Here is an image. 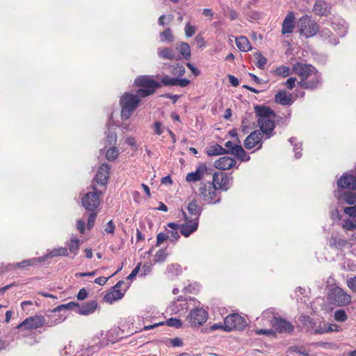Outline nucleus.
<instances>
[{"label": "nucleus", "instance_id": "obj_1", "mask_svg": "<svg viewBox=\"0 0 356 356\" xmlns=\"http://www.w3.org/2000/svg\"><path fill=\"white\" fill-rule=\"evenodd\" d=\"M254 111L257 118L258 125L266 139L275 135V122L280 126H286L288 119L286 117L277 116L275 113L265 105H255Z\"/></svg>", "mask_w": 356, "mask_h": 356}, {"label": "nucleus", "instance_id": "obj_2", "mask_svg": "<svg viewBox=\"0 0 356 356\" xmlns=\"http://www.w3.org/2000/svg\"><path fill=\"white\" fill-rule=\"evenodd\" d=\"M293 71L300 77L298 85L301 88L313 90L321 86V73L312 65L297 62L293 65Z\"/></svg>", "mask_w": 356, "mask_h": 356}, {"label": "nucleus", "instance_id": "obj_3", "mask_svg": "<svg viewBox=\"0 0 356 356\" xmlns=\"http://www.w3.org/2000/svg\"><path fill=\"white\" fill-rule=\"evenodd\" d=\"M65 318L59 315L58 308L56 307L51 312L49 315V320L41 315H35L26 318L24 321L17 325L16 328L19 330L24 328L26 330L37 329L43 326L52 327L62 323Z\"/></svg>", "mask_w": 356, "mask_h": 356}, {"label": "nucleus", "instance_id": "obj_4", "mask_svg": "<svg viewBox=\"0 0 356 356\" xmlns=\"http://www.w3.org/2000/svg\"><path fill=\"white\" fill-rule=\"evenodd\" d=\"M140 102L138 97L134 94L125 92L120 98L121 118L123 120L130 118Z\"/></svg>", "mask_w": 356, "mask_h": 356}, {"label": "nucleus", "instance_id": "obj_5", "mask_svg": "<svg viewBox=\"0 0 356 356\" xmlns=\"http://www.w3.org/2000/svg\"><path fill=\"white\" fill-rule=\"evenodd\" d=\"M90 188L92 191L86 193L81 198L82 206L88 211H97L100 204V195L103 194L94 182L91 183Z\"/></svg>", "mask_w": 356, "mask_h": 356}, {"label": "nucleus", "instance_id": "obj_6", "mask_svg": "<svg viewBox=\"0 0 356 356\" xmlns=\"http://www.w3.org/2000/svg\"><path fill=\"white\" fill-rule=\"evenodd\" d=\"M199 195L203 201L209 204L220 202V193L218 191L217 186L213 182H201L199 188Z\"/></svg>", "mask_w": 356, "mask_h": 356}, {"label": "nucleus", "instance_id": "obj_7", "mask_svg": "<svg viewBox=\"0 0 356 356\" xmlns=\"http://www.w3.org/2000/svg\"><path fill=\"white\" fill-rule=\"evenodd\" d=\"M297 27L300 34L307 38L314 37L319 31L317 22L307 15H303L298 19Z\"/></svg>", "mask_w": 356, "mask_h": 356}, {"label": "nucleus", "instance_id": "obj_8", "mask_svg": "<svg viewBox=\"0 0 356 356\" xmlns=\"http://www.w3.org/2000/svg\"><path fill=\"white\" fill-rule=\"evenodd\" d=\"M97 307V302L96 300H90L81 305L74 302H70L66 305L57 307L58 313L63 309H68L81 315H88L92 314Z\"/></svg>", "mask_w": 356, "mask_h": 356}, {"label": "nucleus", "instance_id": "obj_9", "mask_svg": "<svg viewBox=\"0 0 356 356\" xmlns=\"http://www.w3.org/2000/svg\"><path fill=\"white\" fill-rule=\"evenodd\" d=\"M247 325L243 317L237 314H231L224 320V330L230 332L233 330H243Z\"/></svg>", "mask_w": 356, "mask_h": 356}, {"label": "nucleus", "instance_id": "obj_10", "mask_svg": "<svg viewBox=\"0 0 356 356\" xmlns=\"http://www.w3.org/2000/svg\"><path fill=\"white\" fill-rule=\"evenodd\" d=\"M329 300L331 303L342 307L350 302L351 296L340 287H334L329 293Z\"/></svg>", "mask_w": 356, "mask_h": 356}, {"label": "nucleus", "instance_id": "obj_11", "mask_svg": "<svg viewBox=\"0 0 356 356\" xmlns=\"http://www.w3.org/2000/svg\"><path fill=\"white\" fill-rule=\"evenodd\" d=\"M208 312L202 308H195L191 310L187 316V321L191 326L199 327L202 325L208 319Z\"/></svg>", "mask_w": 356, "mask_h": 356}, {"label": "nucleus", "instance_id": "obj_12", "mask_svg": "<svg viewBox=\"0 0 356 356\" xmlns=\"http://www.w3.org/2000/svg\"><path fill=\"white\" fill-rule=\"evenodd\" d=\"M353 171L354 172V174L348 172H345L337 180V184L338 190L342 191V189H356V166Z\"/></svg>", "mask_w": 356, "mask_h": 356}, {"label": "nucleus", "instance_id": "obj_13", "mask_svg": "<svg viewBox=\"0 0 356 356\" xmlns=\"http://www.w3.org/2000/svg\"><path fill=\"white\" fill-rule=\"evenodd\" d=\"M213 184L217 189L227 191L232 184V177L222 172H216L213 176Z\"/></svg>", "mask_w": 356, "mask_h": 356}, {"label": "nucleus", "instance_id": "obj_14", "mask_svg": "<svg viewBox=\"0 0 356 356\" xmlns=\"http://www.w3.org/2000/svg\"><path fill=\"white\" fill-rule=\"evenodd\" d=\"M181 212L184 216L185 223L181 225L180 232L185 237H188L197 229L199 222H197V219L190 220L189 217L183 210H181Z\"/></svg>", "mask_w": 356, "mask_h": 356}, {"label": "nucleus", "instance_id": "obj_15", "mask_svg": "<svg viewBox=\"0 0 356 356\" xmlns=\"http://www.w3.org/2000/svg\"><path fill=\"white\" fill-rule=\"evenodd\" d=\"M110 169L111 167L108 164L104 163L101 165L92 182H94L96 186L98 184L102 186H105L108 182Z\"/></svg>", "mask_w": 356, "mask_h": 356}, {"label": "nucleus", "instance_id": "obj_16", "mask_svg": "<svg viewBox=\"0 0 356 356\" xmlns=\"http://www.w3.org/2000/svg\"><path fill=\"white\" fill-rule=\"evenodd\" d=\"M271 327L279 333H291L293 331V325L286 319L277 316L273 321Z\"/></svg>", "mask_w": 356, "mask_h": 356}, {"label": "nucleus", "instance_id": "obj_17", "mask_svg": "<svg viewBox=\"0 0 356 356\" xmlns=\"http://www.w3.org/2000/svg\"><path fill=\"white\" fill-rule=\"evenodd\" d=\"M134 84L138 87L155 89L161 86L160 83L155 81L152 76L147 75L138 76L134 81Z\"/></svg>", "mask_w": 356, "mask_h": 356}, {"label": "nucleus", "instance_id": "obj_18", "mask_svg": "<svg viewBox=\"0 0 356 356\" xmlns=\"http://www.w3.org/2000/svg\"><path fill=\"white\" fill-rule=\"evenodd\" d=\"M124 282L123 281H119L113 287V291L107 293L104 296V300L106 302L112 304L114 302L120 300L123 296L124 293L120 291V288L121 285Z\"/></svg>", "mask_w": 356, "mask_h": 356}, {"label": "nucleus", "instance_id": "obj_19", "mask_svg": "<svg viewBox=\"0 0 356 356\" xmlns=\"http://www.w3.org/2000/svg\"><path fill=\"white\" fill-rule=\"evenodd\" d=\"M207 173V167L206 164L201 163L197 166L195 172H191L186 175V181L189 183L200 181Z\"/></svg>", "mask_w": 356, "mask_h": 356}, {"label": "nucleus", "instance_id": "obj_20", "mask_svg": "<svg viewBox=\"0 0 356 356\" xmlns=\"http://www.w3.org/2000/svg\"><path fill=\"white\" fill-rule=\"evenodd\" d=\"M334 197L339 202L343 200L350 205L356 204V193L353 192H343L341 190H337L334 191Z\"/></svg>", "mask_w": 356, "mask_h": 356}, {"label": "nucleus", "instance_id": "obj_21", "mask_svg": "<svg viewBox=\"0 0 356 356\" xmlns=\"http://www.w3.org/2000/svg\"><path fill=\"white\" fill-rule=\"evenodd\" d=\"M261 133L259 131L252 132L245 140L244 145L246 149H250L259 144L258 148L261 147Z\"/></svg>", "mask_w": 356, "mask_h": 356}, {"label": "nucleus", "instance_id": "obj_22", "mask_svg": "<svg viewBox=\"0 0 356 356\" xmlns=\"http://www.w3.org/2000/svg\"><path fill=\"white\" fill-rule=\"evenodd\" d=\"M295 28V15L293 12H289L283 20L282 33H291Z\"/></svg>", "mask_w": 356, "mask_h": 356}, {"label": "nucleus", "instance_id": "obj_23", "mask_svg": "<svg viewBox=\"0 0 356 356\" xmlns=\"http://www.w3.org/2000/svg\"><path fill=\"white\" fill-rule=\"evenodd\" d=\"M235 165L236 160L230 156H222L214 163V167L220 170H229L234 167Z\"/></svg>", "mask_w": 356, "mask_h": 356}, {"label": "nucleus", "instance_id": "obj_24", "mask_svg": "<svg viewBox=\"0 0 356 356\" xmlns=\"http://www.w3.org/2000/svg\"><path fill=\"white\" fill-rule=\"evenodd\" d=\"M187 210L191 215L189 217L190 220H196L199 222V218L202 213V208L198 204L197 201L195 200H192L189 202L187 207Z\"/></svg>", "mask_w": 356, "mask_h": 356}, {"label": "nucleus", "instance_id": "obj_25", "mask_svg": "<svg viewBox=\"0 0 356 356\" xmlns=\"http://www.w3.org/2000/svg\"><path fill=\"white\" fill-rule=\"evenodd\" d=\"M59 256H63L67 257L68 256V250L66 248L60 247L54 248L51 250H49L47 252V253L40 257L42 259V262H44L49 259H51L55 257H59Z\"/></svg>", "mask_w": 356, "mask_h": 356}, {"label": "nucleus", "instance_id": "obj_26", "mask_svg": "<svg viewBox=\"0 0 356 356\" xmlns=\"http://www.w3.org/2000/svg\"><path fill=\"white\" fill-rule=\"evenodd\" d=\"M165 324H166L169 327H176V328H179L182 325L181 320L177 318H170L168 320H167L165 322H160V323H154L151 325L145 326L144 330H149L155 328L156 327H159L160 325H163Z\"/></svg>", "mask_w": 356, "mask_h": 356}, {"label": "nucleus", "instance_id": "obj_27", "mask_svg": "<svg viewBox=\"0 0 356 356\" xmlns=\"http://www.w3.org/2000/svg\"><path fill=\"white\" fill-rule=\"evenodd\" d=\"M319 37L324 41L329 44L337 45L339 43L337 38H335L331 31L327 28L319 29L318 31Z\"/></svg>", "mask_w": 356, "mask_h": 356}, {"label": "nucleus", "instance_id": "obj_28", "mask_svg": "<svg viewBox=\"0 0 356 356\" xmlns=\"http://www.w3.org/2000/svg\"><path fill=\"white\" fill-rule=\"evenodd\" d=\"M275 101L283 106H289L292 104L293 100L291 95L284 90H280L275 96Z\"/></svg>", "mask_w": 356, "mask_h": 356}, {"label": "nucleus", "instance_id": "obj_29", "mask_svg": "<svg viewBox=\"0 0 356 356\" xmlns=\"http://www.w3.org/2000/svg\"><path fill=\"white\" fill-rule=\"evenodd\" d=\"M314 13L319 16H327L330 13L328 4L323 1H317L313 7Z\"/></svg>", "mask_w": 356, "mask_h": 356}, {"label": "nucleus", "instance_id": "obj_30", "mask_svg": "<svg viewBox=\"0 0 356 356\" xmlns=\"http://www.w3.org/2000/svg\"><path fill=\"white\" fill-rule=\"evenodd\" d=\"M158 56L163 59L178 60L179 56L175 54L173 49L170 47H159L157 49Z\"/></svg>", "mask_w": 356, "mask_h": 356}, {"label": "nucleus", "instance_id": "obj_31", "mask_svg": "<svg viewBox=\"0 0 356 356\" xmlns=\"http://www.w3.org/2000/svg\"><path fill=\"white\" fill-rule=\"evenodd\" d=\"M42 263L41 257L32 258L30 259H25L21 262H18L15 264V266H17V269H26L29 267L36 266L39 264Z\"/></svg>", "mask_w": 356, "mask_h": 356}, {"label": "nucleus", "instance_id": "obj_32", "mask_svg": "<svg viewBox=\"0 0 356 356\" xmlns=\"http://www.w3.org/2000/svg\"><path fill=\"white\" fill-rule=\"evenodd\" d=\"M188 308L187 298L180 297L173 302L171 310L174 312H181L188 309Z\"/></svg>", "mask_w": 356, "mask_h": 356}, {"label": "nucleus", "instance_id": "obj_33", "mask_svg": "<svg viewBox=\"0 0 356 356\" xmlns=\"http://www.w3.org/2000/svg\"><path fill=\"white\" fill-rule=\"evenodd\" d=\"M181 273V266L177 264H171L168 265L165 270L166 275L170 279H173L177 276H179Z\"/></svg>", "mask_w": 356, "mask_h": 356}, {"label": "nucleus", "instance_id": "obj_34", "mask_svg": "<svg viewBox=\"0 0 356 356\" xmlns=\"http://www.w3.org/2000/svg\"><path fill=\"white\" fill-rule=\"evenodd\" d=\"M235 42L237 47L241 51H249L252 49V46L250 44L248 39L245 36H239L235 38Z\"/></svg>", "mask_w": 356, "mask_h": 356}, {"label": "nucleus", "instance_id": "obj_35", "mask_svg": "<svg viewBox=\"0 0 356 356\" xmlns=\"http://www.w3.org/2000/svg\"><path fill=\"white\" fill-rule=\"evenodd\" d=\"M277 317V314L275 312L274 308H269L264 311L260 318L261 321H264V324H265L264 321H267L269 323L271 326L273 323V321L276 319Z\"/></svg>", "mask_w": 356, "mask_h": 356}, {"label": "nucleus", "instance_id": "obj_36", "mask_svg": "<svg viewBox=\"0 0 356 356\" xmlns=\"http://www.w3.org/2000/svg\"><path fill=\"white\" fill-rule=\"evenodd\" d=\"M66 245L68 248V252H70L74 254V255L78 254L80 248V240L76 236H72L70 240L66 243Z\"/></svg>", "mask_w": 356, "mask_h": 356}, {"label": "nucleus", "instance_id": "obj_37", "mask_svg": "<svg viewBox=\"0 0 356 356\" xmlns=\"http://www.w3.org/2000/svg\"><path fill=\"white\" fill-rule=\"evenodd\" d=\"M207 154L209 156H218L226 154V149L220 145L219 144H214L207 147L206 149Z\"/></svg>", "mask_w": 356, "mask_h": 356}, {"label": "nucleus", "instance_id": "obj_38", "mask_svg": "<svg viewBox=\"0 0 356 356\" xmlns=\"http://www.w3.org/2000/svg\"><path fill=\"white\" fill-rule=\"evenodd\" d=\"M332 28L340 37L345 36L348 31V26L344 22H333Z\"/></svg>", "mask_w": 356, "mask_h": 356}, {"label": "nucleus", "instance_id": "obj_39", "mask_svg": "<svg viewBox=\"0 0 356 356\" xmlns=\"http://www.w3.org/2000/svg\"><path fill=\"white\" fill-rule=\"evenodd\" d=\"M289 142L293 145V152L295 153L294 156L296 159H298L301 157L302 154V144L296 143V138L295 137H291L289 139Z\"/></svg>", "mask_w": 356, "mask_h": 356}, {"label": "nucleus", "instance_id": "obj_40", "mask_svg": "<svg viewBox=\"0 0 356 356\" xmlns=\"http://www.w3.org/2000/svg\"><path fill=\"white\" fill-rule=\"evenodd\" d=\"M179 50L180 54L186 59H188L191 58V48L188 43L186 42H181L179 46Z\"/></svg>", "mask_w": 356, "mask_h": 356}, {"label": "nucleus", "instance_id": "obj_41", "mask_svg": "<svg viewBox=\"0 0 356 356\" xmlns=\"http://www.w3.org/2000/svg\"><path fill=\"white\" fill-rule=\"evenodd\" d=\"M156 89L150 88H140L136 91V95L138 97V99L140 100L141 98L148 97L149 95H153Z\"/></svg>", "mask_w": 356, "mask_h": 356}, {"label": "nucleus", "instance_id": "obj_42", "mask_svg": "<svg viewBox=\"0 0 356 356\" xmlns=\"http://www.w3.org/2000/svg\"><path fill=\"white\" fill-rule=\"evenodd\" d=\"M160 39L163 42H172L173 41V35L170 28H166L160 33Z\"/></svg>", "mask_w": 356, "mask_h": 356}, {"label": "nucleus", "instance_id": "obj_43", "mask_svg": "<svg viewBox=\"0 0 356 356\" xmlns=\"http://www.w3.org/2000/svg\"><path fill=\"white\" fill-rule=\"evenodd\" d=\"M237 149L233 154L238 157L241 161H248L250 159L249 155L247 154L241 145L236 147Z\"/></svg>", "mask_w": 356, "mask_h": 356}, {"label": "nucleus", "instance_id": "obj_44", "mask_svg": "<svg viewBox=\"0 0 356 356\" xmlns=\"http://www.w3.org/2000/svg\"><path fill=\"white\" fill-rule=\"evenodd\" d=\"M185 67L180 64H176L171 67L170 73L178 77H181L185 74Z\"/></svg>", "mask_w": 356, "mask_h": 356}, {"label": "nucleus", "instance_id": "obj_45", "mask_svg": "<svg viewBox=\"0 0 356 356\" xmlns=\"http://www.w3.org/2000/svg\"><path fill=\"white\" fill-rule=\"evenodd\" d=\"M106 143L108 145L114 146L117 141V135L115 132L110 131L109 124H107Z\"/></svg>", "mask_w": 356, "mask_h": 356}, {"label": "nucleus", "instance_id": "obj_46", "mask_svg": "<svg viewBox=\"0 0 356 356\" xmlns=\"http://www.w3.org/2000/svg\"><path fill=\"white\" fill-rule=\"evenodd\" d=\"M177 78L170 77L168 75H165L161 78V84L167 86H177Z\"/></svg>", "mask_w": 356, "mask_h": 356}, {"label": "nucleus", "instance_id": "obj_47", "mask_svg": "<svg viewBox=\"0 0 356 356\" xmlns=\"http://www.w3.org/2000/svg\"><path fill=\"white\" fill-rule=\"evenodd\" d=\"M119 154V151L117 147L115 146H112L111 147L108 148V149L106 151V157L108 161H114L117 159L118 156Z\"/></svg>", "mask_w": 356, "mask_h": 356}, {"label": "nucleus", "instance_id": "obj_48", "mask_svg": "<svg viewBox=\"0 0 356 356\" xmlns=\"http://www.w3.org/2000/svg\"><path fill=\"white\" fill-rule=\"evenodd\" d=\"M241 143H238V142H233V141H227L225 143V147H226V154H233L235 151L237 149L238 146H240Z\"/></svg>", "mask_w": 356, "mask_h": 356}, {"label": "nucleus", "instance_id": "obj_49", "mask_svg": "<svg viewBox=\"0 0 356 356\" xmlns=\"http://www.w3.org/2000/svg\"><path fill=\"white\" fill-rule=\"evenodd\" d=\"M275 73L277 76L286 77L291 74V70L287 66L282 65L276 68Z\"/></svg>", "mask_w": 356, "mask_h": 356}, {"label": "nucleus", "instance_id": "obj_50", "mask_svg": "<svg viewBox=\"0 0 356 356\" xmlns=\"http://www.w3.org/2000/svg\"><path fill=\"white\" fill-rule=\"evenodd\" d=\"M168 254L164 249L158 250L154 256V261L156 263H162L167 258Z\"/></svg>", "mask_w": 356, "mask_h": 356}, {"label": "nucleus", "instance_id": "obj_51", "mask_svg": "<svg viewBox=\"0 0 356 356\" xmlns=\"http://www.w3.org/2000/svg\"><path fill=\"white\" fill-rule=\"evenodd\" d=\"M154 132L153 134L157 136H161L165 129V127L163 126L162 123L159 121L154 122L152 126Z\"/></svg>", "mask_w": 356, "mask_h": 356}, {"label": "nucleus", "instance_id": "obj_52", "mask_svg": "<svg viewBox=\"0 0 356 356\" xmlns=\"http://www.w3.org/2000/svg\"><path fill=\"white\" fill-rule=\"evenodd\" d=\"M334 318L337 321L344 322L347 319V314L343 309H337L334 314Z\"/></svg>", "mask_w": 356, "mask_h": 356}, {"label": "nucleus", "instance_id": "obj_53", "mask_svg": "<svg viewBox=\"0 0 356 356\" xmlns=\"http://www.w3.org/2000/svg\"><path fill=\"white\" fill-rule=\"evenodd\" d=\"M184 31L186 37H192L196 31V27L188 22L184 27Z\"/></svg>", "mask_w": 356, "mask_h": 356}, {"label": "nucleus", "instance_id": "obj_54", "mask_svg": "<svg viewBox=\"0 0 356 356\" xmlns=\"http://www.w3.org/2000/svg\"><path fill=\"white\" fill-rule=\"evenodd\" d=\"M90 213L89 214V216L88 218V222H87V227L89 229L93 227L97 215V211H90Z\"/></svg>", "mask_w": 356, "mask_h": 356}, {"label": "nucleus", "instance_id": "obj_55", "mask_svg": "<svg viewBox=\"0 0 356 356\" xmlns=\"http://www.w3.org/2000/svg\"><path fill=\"white\" fill-rule=\"evenodd\" d=\"M343 227L348 231L356 230V222H353L352 220L348 219L343 221Z\"/></svg>", "mask_w": 356, "mask_h": 356}, {"label": "nucleus", "instance_id": "obj_56", "mask_svg": "<svg viewBox=\"0 0 356 356\" xmlns=\"http://www.w3.org/2000/svg\"><path fill=\"white\" fill-rule=\"evenodd\" d=\"M348 287L355 293H356V276L348 278L346 280Z\"/></svg>", "mask_w": 356, "mask_h": 356}, {"label": "nucleus", "instance_id": "obj_57", "mask_svg": "<svg viewBox=\"0 0 356 356\" xmlns=\"http://www.w3.org/2000/svg\"><path fill=\"white\" fill-rule=\"evenodd\" d=\"M338 325L336 324H324V331H319L321 333L337 332Z\"/></svg>", "mask_w": 356, "mask_h": 356}, {"label": "nucleus", "instance_id": "obj_58", "mask_svg": "<svg viewBox=\"0 0 356 356\" xmlns=\"http://www.w3.org/2000/svg\"><path fill=\"white\" fill-rule=\"evenodd\" d=\"M166 234L169 236L170 241L176 242L180 238L177 230H168Z\"/></svg>", "mask_w": 356, "mask_h": 356}, {"label": "nucleus", "instance_id": "obj_59", "mask_svg": "<svg viewBox=\"0 0 356 356\" xmlns=\"http://www.w3.org/2000/svg\"><path fill=\"white\" fill-rule=\"evenodd\" d=\"M343 212L352 218H356V206L345 207L343 209Z\"/></svg>", "mask_w": 356, "mask_h": 356}, {"label": "nucleus", "instance_id": "obj_60", "mask_svg": "<svg viewBox=\"0 0 356 356\" xmlns=\"http://www.w3.org/2000/svg\"><path fill=\"white\" fill-rule=\"evenodd\" d=\"M332 240L331 245L335 246L336 248L343 247L346 244V241L343 239L334 237L332 238Z\"/></svg>", "mask_w": 356, "mask_h": 356}, {"label": "nucleus", "instance_id": "obj_61", "mask_svg": "<svg viewBox=\"0 0 356 356\" xmlns=\"http://www.w3.org/2000/svg\"><path fill=\"white\" fill-rule=\"evenodd\" d=\"M169 236L164 232H160L156 236V245H160L163 241L168 238Z\"/></svg>", "mask_w": 356, "mask_h": 356}, {"label": "nucleus", "instance_id": "obj_62", "mask_svg": "<svg viewBox=\"0 0 356 356\" xmlns=\"http://www.w3.org/2000/svg\"><path fill=\"white\" fill-rule=\"evenodd\" d=\"M291 350L304 356H310L303 347L293 346L291 348Z\"/></svg>", "mask_w": 356, "mask_h": 356}, {"label": "nucleus", "instance_id": "obj_63", "mask_svg": "<svg viewBox=\"0 0 356 356\" xmlns=\"http://www.w3.org/2000/svg\"><path fill=\"white\" fill-rule=\"evenodd\" d=\"M115 228V225L113 223V220H110L106 225L104 228V232L108 234H113Z\"/></svg>", "mask_w": 356, "mask_h": 356}, {"label": "nucleus", "instance_id": "obj_64", "mask_svg": "<svg viewBox=\"0 0 356 356\" xmlns=\"http://www.w3.org/2000/svg\"><path fill=\"white\" fill-rule=\"evenodd\" d=\"M266 63H267V59L264 56L260 55L258 58L256 65L259 69H264Z\"/></svg>", "mask_w": 356, "mask_h": 356}]
</instances>
